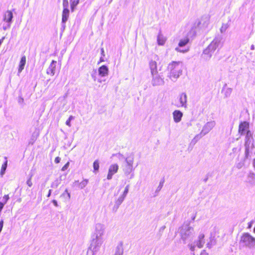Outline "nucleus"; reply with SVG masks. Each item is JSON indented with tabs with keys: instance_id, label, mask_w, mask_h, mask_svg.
I'll return each instance as SVG.
<instances>
[{
	"instance_id": "nucleus-4",
	"label": "nucleus",
	"mask_w": 255,
	"mask_h": 255,
	"mask_svg": "<svg viewBox=\"0 0 255 255\" xmlns=\"http://www.w3.org/2000/svg\"><path fill=\"white\" fill-rule=\"evenodd\" d=\"M134 157L133 155L131 154L125 158V164L122 166V170L124 175L128 177L129 176V179H132L134 177Z\"/></svg>"
},
{
	"instance_id": "nucleus-6",
	"label": "nucleus",
	"mask_w": 255,
	"mask_h": 255,
	"mask_svg": "<svg viewBox=\"0 0 255 255\" xmlns=\"http://www.w3.org/2000/svg\"><path fill=\"white\" fill-rule=\"evenodd\" d=\"M104 242V239L92 238L91 242L88 249L86 255H96L100 251Z\"/></svg>"
},
{
	"instance_id": "nucleus-11",
	"label": "nucleus",
	"mask_w": 255,
	"mask_h": 255,
	"mask_svg": "<svg viewBox=\"0 0 255 255\" xmlns=\"http://www.w3.org/2000/svg\"><path fill=\"white\" fill-rule=\"evenodd\" d=\"M13 13L10 10H6L3 14L2 21L5 22L3 25V29L5 30L10 27L12 21Z\"/></svg>"
},
{
	"instance_id": "nucleus-46",
	"label": "nucleus",
	"mask_w": 255,
	"mask_h": 255,
	"mask_svg": "<svg viewBox=\"0 0 255 255\" xmlns=\"http://www.w3.org/2000/svg\"><path fill=\"white\" fill-rule=\"evenodd\" d=\"M52 203H53V204L56 207H57L58 205V203H57V202L56 200H52Z\"/></svg>"
},
{
	"instance_id": "nucleus-18",
	"label": "nucleus",
	"mask_w": 255,
	"mask_h": 255,
	"mask_svg": "<svg viewBox=\"0 0 255 255\" xmlns=\"http://www.w3.org/2000/svg\"><path fill=\"white\" fill-rule=\"evenodd\" d=\"M57 62L55 60H52L49 66L46 70L47 74L53 76L55 73L56 65Z\"/></svg>"
},
{
	"instance_id": "nucleus-29",
	"label": "nucleus",
	"mask_w": 255,
	"mask_h": 255,
	"mask_svg": "<svg viewBox=\"0 0 255 255\" xmlns=\"http://www.w3.org/2000/svg\"><path fill=\"white\" fill-rule=\"evenodd\" d=\"M79 0H70V6L72 11H74L76 6L79 4Z\"/></svg>"
},
{
	"instance_id": "nucleus-33",
	"label": "nucleus",
	"mask_w": 255,
	"mask_h": 255,
	"mask_svg": "<svg viewBox=\"0 0 255 255\" xmlns=\"http://www.w3.org/2000/svg\"><path fill=\"white\" fill-rule=\"evenodd\" d=\"M60 184V180L57 179L52 183L51 186L52 188H56L59 186Z\"/></svg>"
},
{
	"instance_id": "nucleus-3",
	"label": "nucleus",
	"mask_w": 255,
	"mask_h": 255,
	"mask_svg": "<svg viewBox=\"0 0 255 255\" xmlns=\"http://www.w3.org/2000/svg\"><path fill=\"white\" fill-rule=\"evenodd\" d=\"M179 234L184 244H186L192 240L195 232L194 228L190 223H184L179 229Z\"/></svg>"
},
{
	"instance_id": "nucleus-30",
	"label": "nucleus",
	"mask_w": 255,
	"mask_h": 255,
	"mask_svg": "<svg viewBox=\"0 0 255 255\" xmlns=\"http://www.w3.org/2000/svg\"><path fill=\"white\" fill-rule=\"evenodd\" d=\"M229 26V25L228 23H223L220 29L221 33H224L228 28Z\"/></svg>"
},
{
	"instance_id": "nucleus-44",
	"label": "nucleus",
	"mask_w": 255,
	"mask_h": 255,
	"mask_svg": "<svg viewBox=\"0 0 255 255\" xmlns=\"http://www.w3.org/2000/svg\"><path fill=\"white\" fill-rule=\"evenodd\" d=\"M4 205V203H2L0 202V213L1 212L2 209H3Z\"/></svg>"
},
{
	"instance_id": "nucleus-47",
	"label": "nucleus",
	"mask_w": 255,
	"mask_h": 255,
	"mask_svg": "<svg viewBox=\"0 0 255 255\" xmlns=\"http://www.w3.org/2000/svg\"><path fill=\"white\" fill-rule=\"evenodd\" d=\"M51 192H52V190H51V189H50V190H49L48 194V195H47V197H49L50 196L51 194Z\"/></svg>"
},
{
	"instance_id": "nucleus-34",
	"label": "nucleus",
	"mask_w": 255,
	"mask_h": 255,
	"mask_svg": "<svg viewBox=\"0 0 255 255\" xmlns=\"http://www.w3.org/2000/svg\"><path fill=\"white\" fill-rule=\"evenodd\" d=\"M93 168L94 171H98L99 168V163L98 160H96L93 163Z\"/></svg>"
},
{
	"instance_id": "nucleus-37",
	"label": "nucleus",
	"mask_w": 255,
	"mask_h": 255,
	"mask_svg": "<svg viewBox=\"0 0 255 255\" xmlns=\"http://www.w3.org/2000/svg\"><path fill=\"white\" fill-rule=\"evenodd\" d=\"M249 156H250L249 147V146H247V145H246L245 157L246 158H248Z\"/></svg>"
},
{
	"instance_id": "nucleus-41",
	"label": "nucleus",
	"mask_w": 255,
	"mask_h": 255,
	"mask_svg": "<svg viewBox=\"0 0 255 255\" xmlns=\"http://www.w3.org/2000/svg\"><path fill=\"white\" fill-rule=\"evenodd\" d=\"M9 198L8 195H5L3 197V200L4 201V202L3 203H4V204H6L7 201L8 200Z\"/></svg>"
},
{
	"instance_id": "nucleus-52",
	"label": "nucleus",
	"mask_w": 255,
	"mask_h": 255,
	"mask_svg": "<svg viewBox=\"0 0 255 255\" xmlns=\"http://www.w3.org/2000/svg\"><path fill=\"white\" fill-rule=\"evenodd\" d=\"M103 61H104L103 59L102 58H100V62H103Z\"/></svg>"
},
{
	"instance_id": "nucleus-50",
	"label": "nucleus",
	"mask_w": 255,
	"mask_h": 255,
	"mask_svg": "<svg viewBox=\"0 0 255 255\" xmlns=\"http://www.w3.org/2000/svg\"><path fill=\"white\" fill-rule=\"evenodd\" d=\"M101 54H102L103 56H105V54H104V49H103V48H102V49H101Z\"/></svg>"
},
{
	"instance_id": "nucleus-28",
	"label": "nucleus",
	"mask_w": 255,
	"mask_h": 255,
	"mask_svg": "<svg viewBox=\"0 0 255 255\" xmlns=\"http://www.w3.org/2000/svg\"><path fill=\"white\" fill-rule=\"evenodd\" d=\"M249 182L252 184H255V174L254 173H250L247 177Z\"/></svg>"
},
{
	"instance_id": "nucleus-54",
	"label": "nucleus",
	"mask_w": 255,
	"mask_h": 255,
	"mask_svg": "<svg viewBox=\"0 0 255 255\" xmlns=\"http://www.w3.org/2000/svg\"><path fill=\"white\" fill-rule=\"evenodd\" d=\"M249 130H248V131H247V134H248V133H249Z\"/></svg>"
},
{
	"instance_id": "nucleus-48",
	"label": "nucleus",
	"mask_w": 255,
	"mask_h": 255,
	"mask_svg": "<svg viewBox=\"0 0 255 255\" xmlns=\"http://www.w3.org/2000/svg\"><path fill=\"white\" fill-rule=\"evenodd\" d=\"M4 39V37H3L1 39H0V46L1 45L2 43L3 42V41Z\"/></svg>"
},
{
	"instance_id": "nucleus-21",
	"label": "nucleus",
	"mask_w": 255,
	"mask_h": 255,
	"mask_svg": "<svg viewBox=\"0 0 255 255\" xmlns=\"http://www.w3.org/2000/svg\"><path fill=\"white\" fill-rule=\"evenodd\" d=\"M99 75L101 77H105L108 75L109 69L107 66L103 65L98 69Z\"/></svg>"
},
{
	"instance_id": "nucleus-9",
	"label": "nucleus",
	"mask_w": 255,
	"mask_h": 255,
	"mask_svg": "<svg viewBox=\"0 0 255 255\" xmlns=\"http://www.w3.org/2000/svg\"><path fill=\"white\" fill-rule=\"evenodd\" d=\"M189 42V39L188 37H185L181 39L178 43V46L175 48L176 51L180 53H186L189 50V47L187 46Z\"/></svg>"
},
{
	"instance_id": "nucleus-16",
	"label": "nucleus",
	"mask_w": 255,
	"mask_h": 255,
	"mask_svg": "<svg viewBox=\"0 0 255 255\" xmlns=\"http://www.w3.org/2000/svg\"><path fill=\"white\" fill-rule=\"evenodd\" d=\"M216 123L215 121H210L207 122L203 127L201 130V134L206 135L213 129Z\"/></svg>"
},
{
	"instance_id": "nucleus-15",
	"label": "nucleus",
	"mask_w": 255,
	"mask_h": 255,
	"mask_svg": "<svg viewBox=\"0 0 255 255\" xmlns=\"http://www.w3.org/2000/svg\"><path fill=\"white\" fill-rule=\"evenodd\" d=\"M158 60V57L154 55L153 59H151L149 63V66L151 74L158 72L157 69V61Z\"/></svg>"
},
{
	"instance_id": "nucleus-25",
	"label": "nucleus",
	"mask_w": 255,
	"mask_h": 255,
	"mask_svg": "<svg viewBox=\"0 0 255 255\" xmlns=\"http://www.w3.org/2000/svg\"><path fill=\"white\" fill-rule=\"evenodd\" d=\"M123 244L121 242L117 245L114 255H123Z\"/></svg>"
},
{
	"instance_id": "nucleus-10",
	"label": "nucleus",
	"mask_w": 255,
	"mask_h": 255,
	"mask_svg": "<svg viewBox=\"0 0 255 255\" xmlns=\"http://www.w3.org/2000/svg\"><path fill=\"white\" fill-rule=\"evenodd\" d=\"M219 230H220L218 227H214L211 231L209 238V241L206 245L208 248L211 249L216 244V238L219 237Z\"/></svg>"
},
{
	"instance_id": "nucleus-20",
	"label": "nucleus",
	"mask_w": 255,
	"mask_h": 255,
	"mask_svg": "<svg viewBox=\"0 0 255 255\" xmlns=\"http://www.w3.org/2000/svg\"><path fill=\"white\" fill-rule=\"evenodd\" d=\"M210 23V17L208 15L204 16L201 18L199 25L201 27H207Z\"/></svg>"
},
{
	"instance_id": "nucleus-39",
	"label": "nucleus",
	"mask_w": 255,
	"mask_h": 255,
	"mask_svg": "<svg viewBox=\"0 0 255 255\" xmlns=\"http://www.w3.org/2000/svg\"><path fill=\"white\" fill-rule=\"evenodd\" d=\"M68 0H63V8H68Z\"/></svg>"
},
{
	"instance_id": "nucleus-17",
	"label": "nucleus",
	"mask_w": 255,
	"mask_h": 255,
	"mask_svg": "<svg viewBox=\"0 0 255 255\" xmlns=\"http://www.w3.org/2000/svg\"><path fill=\"white\" fill-rule=\"evenodd\" d=\"M172 115L174 122L178 123L181 121L183 114L180 111L176 110L173 112Z\"/></svg>"
},
{
	"instance_id": "nucleus-1",
	"label": "nucleus",
	"mask_w": 255,
	"mask_h": 255,
	"mask_svg": "<svg viewBox=\"0 0 255 255\" xmlns=\"http://www.w3.org/2000/svg\"><path fill=\"white\" fill-rule=\"evenodd\" d=\"M182 63L180 61H172L167 67L168 77L173 81H175L182 73Z\"/></svg>"
},
{
	"instance_id": "nucleus-49",
	"label": "nucleus",
	"mask_w": 255,
	"mask_h": 255,
	"mask_svg": "<svg viewBox=\"0 0 255 255\" xmlns=\"http://www.w3.org/2000/svg\"><path fill=\"white\" fill-rule=\"evenodd\" d=\"M196 218V215H193L192 217H191V219H192V221H194L195 219Z\"/></svg>"
},
{
	"instance_id": "nucleus-8",
	"label": "nucleus",
	"mask_w": 255,
	"mask_h": 255,
	"mask_svg": "<svg viewBox=\"0 0 255 255\" xmlns=\"http://www.w3.org/2000/svg\"><path fill=\"white\" fill-rule=\"evenodd\" d=\"M241 242L249 248L255 247V238L253 237L249 233L243 234L241 237Z\"/></svg>"
},
{
	"instance_id": "nucleus-19",
	"label": "nucleus",
	"mask_w": 255,
	"mask_h": 255,
	"mask_svg": "<svg viewBox=\"0 0 255 255\" xmlns=\"http://www.w3.org/2000/svg\"><path fill=\"white\" fill-rule=\"evenodd\" d=\"M249 128V123L247 122H244L241 123L239 126V132L241 135H243L245 133V132Z\"/></svg>"
},
{
	"instance_id": "nucleus-7",
	"label": "nucleus",
	"mask_w": 255,
	"mask_h": 255,
	"mask_svg": "<svg viewBox=\"0 0 255 255\" xmlns=\"http://www.w3.org/2000/svg\"><path fill=\"white\" fill-rule=\"evenodd\" d=\"M106 231V226L104 224L98 223L94 226L92 238L95 239H104L103 236Z\"/></svg>"
},
{
	"instance_id": "nucleus-31",
	"label": "nucleus",
	"mask_w": 255,
	"mask_h": 255,
	"mask_svg": "<svg viewBox=\"0 0 255 255\" xmlns=\"http://www.w3.org/2000/svg\"><path fill=\"white\" fill-rule=\"evenodd\" d=\"M88 180L87 179H84L79 184V188L83 189L88 184Z\"/></svg>"
},
{
	"instance_id": "nucleus-42",
	"label": "nucleus",
	"mask_w": 255,
	"mask_h": 255,
	"mask_svg": "<svg viewBox=\"0 0 255 255\" xmlns=\"http://www.w3.org/2000/svg\"><path fill=\"white\" fill-rule=\"evenodd\" d=\"M26 184L29 187H31L32 185V182L31 181V177L29 178L26 181Z\"/></svg>"
},
{
	"instance_id": "nucleus-27",
	"label": "nucleus",
	"mask_w": 255,
	"mask_h": 255,
	"mask_svg": "<svg viewBox=\"0 0 255 255\" xmlns=\"http://www.w3.org/2000/svg\"><path fill=\"white\" fill-rule=\"evenodd\" d=\"M26 63V57L25 56L21 57V60L19 64V68L18 70V73H21V72L23 70L24 66Z\"/></svg>"
},
{
	"instance_id": "nucleus-22",
	"label": "nucleus",
	"mask_w": 255,
	"mask_h": 255,
	"mask_svg": "<svg viewBox=\"0 0 255 255\" xmlns=\"http://www.w3.org/2000/svg\"><path fill=\"white\" fill-rule=\"evenodd\" d=\"M69 16V10L68 8H63L62 15V22L65 23Z\"/></svg>"
},
{
	"instance_id": "nucleus-14",
	"label": "nucleus",
	"mask_w": 255,
	"mask_h": 255,
	"mask_svg": "<svg viewBox=\"0 0 255 255\" xmlns=\"http://www.w3.org/2000/svg\"><path fill=\"white\" fill-rule=\"evenodd\" d=\"M119 166L117 163L112 164L108 168L107 179L109 180L113 178L114 175L118 172Z\"/></svg>"
},
{
	"instance_id": "nucleus-26",
	"label": "nucleus",
	"mask_w": 255,
	"mask_h": 255,
	"mask_svg": "<svg viewBox=\"0 0 255 255\" xmlns=\"http://www.w3.org/2000/svg\"><path fill=\"white\" fill-rule=\"evenodd\" d=\"M157 43L159 45H163L165 43L166 38L163 35V34L159 32L157 36Z\"/></svg>"
},
{
	"instance_id": "nucleus-5",
	"label": "nucleus",
	"mask_w": 255,
	"mask_h": 255,
	"mask_svg": "<svg viewBox=\"0 0 255 255\" xmlns=\"http://www.w3.org/2000/svg\"><path fill=\"white\" fill-rule=\"evenodd\" d=\"M205 231H201L199 234L197 239L194 241L190 240L188 242V246L190 250L193 252L196 248L198 249L202 248L205 244Z\"/></svg>"
},
{
	"instance_id": "nucleus-13",
	"label": "nucleus",
	"mask_w": 255,
	"mask_h": 255,
	"mask_svg": "<svg viewBox=\"0 0 255 255\" xmlns=\"http://www.w3.org/2000/svg\"><path fill=\"white\" fill-rule=\"evenodd\" d=\"M178 102L176 105L178 108H187V96L185 93H182L177 97Z\"/></svg>"
},
{
	"instance_id": "nucleus-38",
	"label": "nucleus",
	"mask_w": 255,
	"mask_h": 255,
	"mask_svg": "<svg viewBox=\"0 0 255 255\" xmlns=\"http://www.w3.org/2000/svg\"><path fill=\"white\" fill-rule=\"evenodd\" d=\"M129 185H128L126 186V187H125V190L124 191V193L123 194H122V195H123L124 197H126L128 193V189H129Z\"/></svg>"
},
{
	"instance_id": "nucleus-24",
	"label": "nucleus",
	"mask_w": 255,
	"mask_h": 255,
	"mask_svg": "<svg viewBox=\"0 0 255 255\" xmlns=\"http://www.w3.org/2000/svg\"><path fill=\"white\" fill-rule=\"evenodd\" d=\"M232 92V89L231 88L227 87L225 85L222 89V93L223 94L226 98H228L230 96Z\"/></svg>"
},
{
	"instance_id": "nucleus-32",
	"label": "nucleus",
	"mask_w": 255,
	"mask_h": 255,
	"mask_svg": "<svg viewBox=\"0 0 255 255\" xmlns=\"http://www.w3.org/2000/svg\"><path fill=\"white\" fill-rule=\"evenodd\" d=\"M205 135H203L201 134V132L198 134H197L194 138L192 139V142H194V143H196L198 140H199L202 137L204 136Z\"/></svg>"
},
{
	"instance_id": "nucleus-23",
	"label": "nucleus",
	"mask_w": 255,
	"mask_h": 255,
	"mask_svg": "<svg viewBox=\"0 0 255 255\" xmlns=\"http://www.w3.org/2000/svg\"><path fill=\"white\" fill-rule=\"evenodd\" d=\"M126 197L123 195L120 196L115 202V205L114 206L113 210L116 211L120 205L123 203Z\"/></svg>"
},
{
	"instance_id": "nucleus-51",
	"label": "nucleus",
	"mask_w": 255,
	"mask_h": 255,
	"mask_svg": "<svg viewBox=\"0 0 255 255\" xmlns=\"http://www.w3.org/2000/svg\"><path fill=\"white\" fill-rule=\"evenodd\" d=\"M251 49H252V50H254V45H252L251 46Z\"/></svg>"
},
{
	"instance_id": "nucleus-43",
	"label": "nucleus",
	"mask_w": 255,
	"mask_h": 255,
	"mask_svg": "<svg viewBox=\"0 0 255 255\" xmlns=\"http://www.w3.org/2000/svg\"><path fill=\"white\" fill-rule=\"evenodd\" d=\"M60 160L61 158L59 157H57L55 158L54 161L56 163H59L60 162Z\"/></svg>"
},
{
	"instance_id": "nucleus-40",
	"label": "nucleus",
	"mask_w": 255,
	"mask_h": 255,
	"mask_svg": "<svg viewBox=\"0 0 255 255\" xmlns=\"http://www.w3.org/2000/svg\"><path fill=\"white\" fill-rule=\"evenodd\" d=\"M69 162H68L66 164H65L63 167L62 168L61 170L62 171H65L66 170L69 166Z\"/></svg>"
},
{
	"instance_id": "nucleus-12",
	"label": "nucleus",
	"mask_w": 255,
	"mask_h": 255,
	"mask_svg": "<svg viewBox=\"0 0 255 255\" xmlns=\"http://www.w3.org/2000/svg\"><path fill=\"white\" fill-rule=\"evenodd\" d=\"M152 76L151 83L153 86L162 85L164 83L163 76L158 72L151 74Z\"/></svg>"
},
{
	"instance_id": "nucleus-53",
	"label": "nucleus",
	"mask_w": 255,
	"mask_h": 255,
	"mask_svg": "<svg viewBox=\"0 0 255 255\" xmlns=\"http://www.w3.org/2000/svg\"><path fill=\"white\" fill-rule=\"evenodd\" d=\"M252 226V223H251L249 225V228H251Z\"/></svg>"
},
{
	"instance_id": "nucleus-35",
	"label": "nucleus",
	"mask_w": 255,
	"mask_h": 255,
	"mask_svg": "<svg viewBox=\"0 0 255 255\" xmlns=\"http://www.w3.org/2000/svg\"><path fill=\"white\" fill-rule=\"evenodd\" d=\"M74 119V117H73V116H70L69 117L68 119L66 121V125L67 126H68L69 127H71V121Z\"/></svg>"
},
{
	"instance_id": "nucleus-45",
	"label": "nucleus",
	"mask_w": 255,
	"mask_h": 255,
	"mask_svg": "<svg viewBox=\"0 0 255 255\" xmlns=\"http://www.w3.org/2000/svg\"><path fill=\"white\" fill-rule=\"evenodd\" d=\"M5 166H4L3 165H2V167L1 168V171H0V174H2L4 171V170H5Z\"/></svg>"
},
{
	"instance_id": "nucleus-2",
	"label": "nucleus",
	"mask_w": 255,
	"mask_h": 255,
	"mask_svg": "<svg viewBox=\"0 0 255 255\" xmlns=\"http://www.w3.org/2000/svg\"><path fill=\"white\" fill-rule=\"evenodd\" d=\"M222 37L221 36H216L208 46L203 51V57L206 60H209L214 52L219 47L223 45Z\"/></svg>"
},
{
	"instance_id": "nucleus-36",
	"label": "nucleus",
	"mask_w": 255,
	"mask_h": 255,
	"mask_svg": "<svg viewBox=\"0 0 255 255\" xmlns=\"http://www.w3.org/2000/svg\"><path fill=\"white\" fill-rule=\"evenodd\" d=\"M62 196L66 197L68 198V200L70 199L71 195L70 193L68 192V190L66 189L64 193L61 195Z\"/></svg>"
}]
</instances>
